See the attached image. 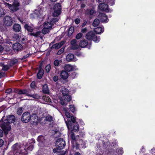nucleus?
I'll return each mask as SVG.
<instances>
[{"label":"nucleus","mask_w":155,"mask_h":155,"mask_svg":"<svg viewBox=\"0 0 155 155\" xmlns=\"http://www.w3.org/2000/svg\"><path fill=\"white\" fill-rule=\"evenodd\" d=\"M61 92L63 94L62 98L61 97H59L60 104L62 105H66L65 102L70 101L71 100V97L69 95L68 90L65 87L63 88Z\"/></svg>","instance_id":"nucleus-1"},{"label":"nucleus","mask_w":155,"mask_h":155,"mask_svg":"<svg viewBox=\"0 0 155 155\" xmlns=\"http://www.w3.org/2000/svg\"><path fill=\"white\" fill-rule=\"evenodd\" d=\"M0 125L5 133L6 135L8 132L11 129V126L7 121H0Z\"/></svg>","instance_id":"nucleus-2"},{"label":"nucleus","mask_w":155,"mask_h":155,"mask_svg":"<svg viewBox=\"0 0 155 155\" xmlns=\"http://www.w3.org/2000/svg\"><path fill=\"white\" fill-rule=\"evenodd\" d=\"M85 37L87 39L89 40H92L95 42L99 41L100 40V37H97L92 31H90L87 33Z\"/></svg>","instance_id":"nucleus-3"},{"label":"nucleus","mask_w":155,"mask_h":155,"mask_svg":"<svg viewBox=\"0 0 155 155\" xmlns=\"http://www.w3.org/2000/svg\"><path fill=\"white\" fill-rule=\"evenodd\" d=\"M54 12L53 13L54 16L56 17L59 15L61 12V5L60 3H56L54 6L53 8Z\"/></svg>","instance_id":"nucleus-4"},{"label":"nucleus","mask_w":155,"mask_h":155,"mask_svg":"<svg viewBox=\"0 0 155 155\" xmlns=\"http://www.w3.org/2000/svg\"><path fill=\"white\" fill-rule=\"evenodd\" d=\"M30 119L31 114L29 113L25 112L23 114L21 117V120L23 122L27 123L30 120Z\"/></svg>","instance_id":"nucleus-5"},{"label":"nucleus","mask_w":155,"mask_h":155,"mask_svg":"<svg viewBox=\"0 0 155 155\" xmlns=\"http://www.w3.org/2000/svg\"><path fill=\"white\" fill-rule=\"evenodd\" d=\"M4 25L7 26H11L13 23V21L11 17L9 16H6L3 19Z\"/></svg>","instance_id":"nucleus-6"},{"label":"nucleus","mask_w":155,"mask_h":155,"mask_svg":"<svg viewBox=\"0 0 155 155\" xmlns=\"http://www.w3.org/2000/svg\"><path fill=\"white\" fill-rule=\"evenodd\" d=\"M56 145L58 147V149L61 150L64 147L65 145V143L62 139L59 138L56 141Z\"/></svg>","instance_id":"nucleus-7"},{"label":"nucleus","mask_w":155,"mask_h":155,"mask_svg":"<svg viewBox=\"0 0 155 155\" xmlns=\"http://www.w3.org/2000/svg\"><path fill=\"white\" fill-rule=\"evenodd\" d=\"M77 41L75 39H73L71 42V49L73 50H77L79 49L80 47L77 43Z\"/></svg>","instance_id":"nucleus-8"},{"label":"nucleus","mask_w":155,"mask_h":155,"mask_svg":"<svg viewBox=\"0 0 155 155\" xmlns=\"http://www.w3.org/2000/svg\"><path fill=\"white\" fill-rule=\"evenodd\" d=\"M43 12L41 10H35V12L31 14V18H40Z\"/></svg>","instance_id":"nucleus-9"},{"label":"nucleus","mask_w":155,"mask_h":155,"mask_svg":"<svg viewBox=\"0 0 155 155\" xmlns=\"http://www.w3.org/2000/svg\"><path fill=\"white\" fill-rule=\"evenodd\" d=\"M58 19L57 18H52L50 21V22H46L44 23V25H46L47 26V27L51 30L52 28V26L53 24L55 23L56 22L58 21Z\"/></svg>","instance_id":"nucleus-10"},{"label":"nucleus","mask_w":155,"mask_h":155,"mask_svg":"<svg viewBox=\"0 0 155 155\" xmlns=\"http://www.w3.org/2000/svg\"><path fill=\"white\" fill-rule=\"evenodd\" d=\"M19 3L17 1L15 2L11 5L10 9L13 12L16 11L19 9Z\"/></svg>","instance_id":"nucleus-11"},{"label":"nucleus","mask_w":155,"mask_h":155,"mask_svg":"<svg viewBox=\"0 0 155 155\" xmlns=\"http://www.w3.org/2000/svg\"><path fill=\"white\" fill-rule=\"evenodd\" d=\"M108 7L107 5L104 3H101L99 5L98 8L101 11L107 12L109 11Z\"/></svg>","instance_id":"nucleus-12"},{"label":"nucleus","mask_w":155,"mask_h":155,"mask_svg":"<svg viewBox=\"0 0 155 155\" xmlns=\"http://www.w3.org/2000/svg\"><path fill=\"white\" fill-rule=\"evenodd\" d=\"M22 148V147L18 143L15 144L12 146V149L14 151V152L17 153V155H18L19 152V151Z\"/></svg>","instance_id":"nucleus-13"},{"label":"nucleus","mask_w":155,"mask_h":155,"mask_svg":"<svg viewBox=\"0 0 155 155\" xmlns=\"http://www.w3.org/2000/svg\"><path fill=\"white\" fill-rule=\"evenodd\" d=\"M22 45L19 43H16L13 45V48L14 50L17 51L21 50L22 49Z\"/></svg>","instance_id":"nucleus-14"},{"label":"nucleus","mask_w":155,"mask_h":155,"mask_svg":"<svg viewBox=\"0 0 155 155\" xmlns=\"http://www.w3.org/2000/svg\"><path fill=\"white\" fill-rule=\"evenodd\" d=\"M65 42L62 41L59 43H56L53 45L51 47V49H58L60 48L63 45L64 43Z\"/></svg>","instance_id":"nucleus-15"},{"label":"nucleus","mask_w":155,"mask_h":155,"mask_svg":"<svg viewBox=\"0 0 155 155\" xmlns=\"http://www.w3.org/2000/svg\"><path fill=\"white\" fill-rule=\"evenodd\" d=\"M18 154V155H27L28 152L26 150V147L25 145H23L22 146V148L19 151Z\"/></svg>","instance_id":"nucleus-16"},{"label":"nucleus","mask_w":155,"mask_h":155,"mask_svg":"<svg viewBox=\"0 0 155 155\" xmlns=\"http://www.w3.org/2000/svg\"><path fill=\"white\" fill-rule=\"evenodd\" d=\"M66 60L68 62L75 61L76 59L74 58V55L72 54H69L66 57Z\"/></svg>","instance_id":"nucleus-17"},{"label":"nucleus","mask_w":155,"mask_h":155,"mask_svg":"<svg viewBox=\"0 0 155 155\" xmlns=\"http://www.w3.org/2000/svg\"><path fill=\"white\" fill-rule=\"evenodd\" d=\"M15 120V118L14 115H10L7 116L6 120H5L7 121L8 124L14 122Z\"/></svg>","instance_id":"nucleus-18"},{"label":"nucleus","mask_w":155,"mask_h":155,"mask_svg":"<svg viewBox=\"0 0 155 155\" xmlns=\"http://www.w3.org/2000/svg\"><path fill=\"white\" fill-rule=\"evenodd\" d=\"M30 35L33 36L35 38H40L41 39H42L43 38V37L42 36L41 32L40 31H38L36 32L31 33L30 34Z\"/></svg>","instance_id":"nucleus-19"},{"label":"nucleus","mask_w":155,"mask_h":155,"mask_svg":"<svg viewBox=\"0 0 155 155\" xmlns=\"http://www.w3.org/2000/svg\"><path fill=\"white\" fill-rule=\"evenodd\" d=\"M98 18L103 22L106 21L107 19L106 15L104 13H100L98 16Z\"/></svg>","instance_id":"nucleus-20"},{"label":"nucleus","mask_w":155,"mask_h":155,"mask_svg":"<svg viewBox=\"0 0 155 155\" xmlns=\"http://www.w3.org/2000/svg\"><path fill=\"white\" fill-rule=\"evenodd\" d=\"M38 140L39 143V144L41 146H43L44 145L45 139L44 136H39L38 138Z\"/></svg>","instance_id":"nucleus-21"},{"label":"nucleus","mask_w":155,"mask_h":155,"mask_svg":"<svg viewBox=\"0 0 155 155\" xmlns=\"http://www.w3.org/2000/svg\"><path fill=\"white\" fill-rule=\"evenodd\" d=\"M68 74L67 72L64 71H61L60 76L63 79H66L68 77Z\"/></svg>","instance_id":"nucleus-22"},{"label":"nucleus","mask_w":155,"mask_h":155,"mask_svg":"<svg viewBox=\"0 0 155 155\" xmlns=\"http://www.w3.org/2000/svg\"><path fill=\"white\" fill-rule=\"evenodd\" d=\"M30 120L34 124L37 123L38 122V117L35 114H33L31 115Z\"/></svg>","instance_id":"nucleus-23"},{"label":"nucleus","mask_w":155,"mask_h":155,"mask_svg":"<svg viewBox=\"0 0 155 155\" xmlns=\"http://www.w3.org/2000/svg\"><path fill=\"white\" fill-rule=\"evenodd\" d=\"M29 89H25L24 90H20L18 91L19 94H25L26 95L28 96L29 95V93H30Z\"/></svg>","instance_id":"nucleus-24"},{"label":"nucleus","mask_w":155,"mask_h":155,"mask_svg":"<svg viewBox=\"0 0 155 155\" xmlns=\"http://www.w3.org/2000/svg\"><path fill=\"white\" fill-rule=\"evenodd\" d=\"M44 74V70L41 68V64L40 66V69L38 72L37 73V76L39 79H41Z\"/></svg>","instance_id":"nucleus-25"},{"label":"nucleus","mask_w":155,"mask_h":155,"mask_svg":"<svg viewBox=\"0 0 155 155\" xmlns=\"http://www.w3.org/2000/svg\"><path fill=\"white\" fill-rule=\"evenodd\" d=\"M13 29L15 31L18 32L21 30V27L20 25L18 24H15L13 25Z\"/></svg>","instance_id":"nucleus-26"},{"label":"nucleus","mask_w":155,"mask_h":155,"mask_svg":"<svg viewBox=\"0 0 155 155\" xmlns=\"http://www.w3.org/2000/svg\"><path fill=\"white\" fill-rule=\"evenodd\" d=\"M88 44V41L86 40H84L81 41L79 43V46L80 47L84 48Z\"/></svg>","instance_id":"nucleus-27"},{"label":"nucleus","mask_w":155,"mask_h":155,"mask_svg":"<svg viewBox=\"0 0 155 155\" xmlns=\"http://www.w3.org/2000/svg\"><path fill=\"white\" fill-rule=\"evenodd\" d=\"M64 70L68 72H70L74 70V67L70 64H67L64 67Z\"/></svg>","instance_id":"nucleus-28"},{"label":"nucleus","mask_w":155,"mask_h":155,"mask_svg":"<svg viewBox=\"0 0 155 155\" xmlns=\"http://www.w3.org/2000/svg\"><path fill=\"white\" fill-rule=\"evenodd\" d=\"M50 30L49 29L46 25H44V28L41 30V32L44 34H46L49 32Z\"/></svg>","instance_id":"nucleus-29"},{"label":"nucleus","mask_w":155,"mask_h":155,"mask_svg":"<svg viewBox=\"0 0 155 155\" xmlns=\"http://www.w3.org/2000/svg\"><path fill=\"white\" fill-rule=\"evenodd\" d=\"M42 91L45 94H48L49 93V90L48 86L47 84H45L43 87Z\"/></svg>","instance_id":"nucleus-30"},{"label":"nucleus","mask_w":155,"mask_h":155,"mask_svg":"<svg viewBox=\"0 0 155 155\" xmlns=\"http://www.w3.org/2000/svg\"><path fill=\"white\" fill-rule=\"evenodd\" d=\"M24 27L29 32H31L33 30V28L28 24H25Z\"/></svg>","instance_id":"nucleus-31"},{"label":"nucleus","mask_w":155,"mask_h":155,"mask_svg":"<svg viewBox=\"0 0 155 155\" xmlns=\"http://www.w3.org/2000/svg\"><path fill=\"white\" fill-rule=\"evenodd\" d=\"M94 31L97 34H100L103 32V31L102 27H98L94 29Z\"/></svg>","instance_id":"nucleus-32"},{"label":"nucleus","mask_w":155,"mask_h":155,"mask_svg":"<svg viewBox=\"0 0 155 155\" xmlns=\"http://www.w3.org/2000/svg\"><path fill=\"white\" fill-rule=\"evenodd\" d=\"M0 65L2 67V70L4 71H7L9 68V66L8 65H4L3 63L0 64Z\"/></svg>","instance_id":"nucleus-33"},{"label":"nucleus","mask_w":155,"mask_h":155,"mask_svg":"<svg viewBox=\"0 0 155 155\" xmlns=\"http://www.w3.org/2000/svg\"><path fill=\"white\" fill-rule=\"evenodd\" d=\"M18 62V60L17 59H13L10 61L9 63V65L10 66H12L17 64Z\"/></svg>","instance_id":"nucleus-34"},{"label":"nucleus","mask_w":155,"mask_h":155,"mask_svg":"<svg viewBox=\"0 0 155 155\" xmlns=\"http://www.w3.org/2000/svg\"><path fill=\"white\" fill-rule=\"evenodd\" d=\"M74 30V27H73V26L69 28L68 30V35L69 37L70 36L72 35L73 33V32Z\"/></svg>","instance_id":"nucleus-35"},{"label":"nucleus","mask_w":155,"mask_h":155,"mask_svg":"<svg viewBox=\"0 0 155 155\" xmlns=\"http://www.w3.org/2000/svg\"><path fill=\"white\" fill-rule=\"evenodd\" d=\"M100 23V21L98 19H95L93 23V25L94 27H96Z\"/></svg>","instance_id":"nucleus-36"},{"label":"nucleus","mask_w":155,"mask_h":155,"mask_svg":"<svg viewBox=\"0 0 155 155\" xmlns=\"http://www.w3.org/2000/svg\"><path fill=\"white\" fill-rule=\"evenodd\" d=\"M72 130L75 132L78 131L79 130V125L77 123H76L72 129Z\"/></svg>","instance_id":"nucleus-37"},{"label":"nucleus","mask_w":155,"mask_h":155,"mask_svg":"<svg viewBox=\"0 0 155 155\" xmlns=\"http://www.w3.org/2000/svg\"><path fill=\"white\" fill-rule=\"evenodd\" d=\"M29 96H30L31 97H32L34 99H38L39 98H40V97L41 96H40L39 95H38V94H34L32 95L30 94L29 95Z\"/></svg>","instance_id":"nucleus-38"},{"label":"nucleus","mask_w":155,"mask_h":155,"mask_svg":"<svg viewBox=\"0 0 155 155\" xmlns=\"http://www.w3.org/2000/svg\"><path fill=\"white\" fill-rule=\"evenodd\" d=\"M45 120L46 121L51 122L53 120V117L49 115H48L46 117Z\"/></svg>","instance_id":"nucleus-39"},{"label":"nucleus","mask_w":155,"mask_h":155,"mask_svg":"<svg viewBox=\"0 0 155 155\" xmlns=\"http://www.w3.org/2000/svg\"><path fill=\"white\" fill-rule=\"evenodd\" d=\"M42 99L44 101L47 102H50L51 101V99L48 96H43L42 97Z\"/></svg>","instance_id":"nucleus-40"},{"label":"nucleus","mask_w":155,"mask_h":155,"mask_svg":"<svg viewBox=\"0 0 155 155\" xmlns=\"http://www.w3.org/2000/svg\"><path fill=\"white\" fill-rule=\"evenodd\" d=\"M5 11L1 8H0V17L4 15L5 14Z\"/></svg>","instance_id":"nucleus-41"},{"label":"nucleus","mask_w":155,"mask_h":155,"mask_svg":"<svg viewBox=\"0 0 155 155\" xmlns=\"http://www.w3.org/2000/svg\"><path fill=\"white\" fill-rule=\"evenodd\" d=\"M71 137L72 139L74 140H76L77 139V137H78V136H75L74 133L73 132H71Z\"/></svg>","instance_id":"nucleus-42"},{"label":"nucleus","mask_w":155,"mask_h":155,"mask_svg":"<svg viewBox=\"0 0 155 155\" xmlns=\"http://www.w3.org/2000/svg\"><path fill=\"white\" fill-rule=\"evenodd\" d=\"M23 112L22 108L21 107L18 108L17 110V114L19 115H21Z\"/></svg>","instance_id":"nucleus-43"},{"label":"nucleus","mask_w":155,"mask_h":155,"mask_svg":"<svg viewBox=\"0 0 155 155\" xmlns=\"http://www.w3.org/2000/svg\"><path fill=\"white\" fill-rule=\"evenodd\" d=\"M18 34H15L13 36V38L14 40H15L18 41V40H19L20 38Z\"/></svg>","instance_id":"nucleus-44"},{"label":"nucleus","mask_w":155,"mask_h":155,"mask_svg":"<svg viewBox=\"0 0 155 155\" xmlns=\"http://www.w3.org/2000/svg\"><path fill=\"white\" fill-rule=\"evenodd\" d=\"M82 33H79L76 35L75 38L77 39H79L82 37Z\"/></svg>","instance_id":"nucleus-45"},{"label":"nucleus","mask_w":155,"mask_h":155,"mask_svg":"<svg viewBox=\"0 0 155 155\" xmlns=\"http://www.w3.org/2000/svg\"><path fill=\"white\" fill-rule=\"evenodd\" d=\"M65 123L67 125L68 128V129H69V126H71L72 125L71 122L70 120H69L68 121H66Z\"/></svg>","instance_id":"nucleus-46"},{"label":"nucleus","mask_w":155,"mask_h":155,"mask_svg":"<svg viewBox=\"0 0 155 155\" xmlns=\"http://www.w3.org/2000/svg\"><path fill=\"white\" fill-rule=\"evenodd\" d=\"M51 69V66L50 64H48L45 67L46 71L47 72H48Z\"/></svg>","instance_id":"nucleus-47"},{"label":"nucleus","mask_w":155,"mask_h":155,"mask_svg":"<svg viewBox=\"0 0 155 155\" xmlns=\"http://www.w3.org/2000/svg\"><path fill=\"white\" fill-rule=\"evenodd\" d=\"M70 109L71 111L74 112L75 111V107L74 105H70Z\"/></svg>","instance_id":"nucleus-48"},{"label":"nucleus","mask_w":155,"mask_h":155,"mask_svg":"<svg viewBox=\"0 0 155 155\" xmlns=\"http://www.w3.org/2000/svg\"><path fill=\"white\" fill-rule=\"evenodd\" d=\"M64 51V49L63 48H61L60 50H59L58 53H57V54L58 55H60L61 54H62Z\"/></svg>","instance_id":"nucleus-49"},{"label":"nucleus","mask_w":155,"mask_h":155,"mask_svg":"<svg viewBox=\"0 0 155 155\" xmlns=\"http://www.w3.org/2000/svg\"><path fill=\"white\" fill-rule=\"evenodd\" d=\"M59 61L58 60H55L54 62V65L56 66H58L59 65Z\"/></svg>","instance_id":"nucleus-50"},{"label":"nucleus","mask_w":155,"mask_h":155,"mask_svg":"<svg viewBox=\"0 0 155 155\" xmlns=\"http://www.w3.org/2000/svg\"><path fill=\"white\" fill-rule=\"evenodd\" d=\"M26 149H28V150H29L31 151L32 150L34 147V145L32 144H31L30 145V146L28 147H26Z\"/></svg>","instance_id":"nucleus-51"},{"label":"nucleus","mask_w":155,"mask_h":155,"mask_svg":"<svg viewBox=\"0 0 155 155\" xmlns=\"http://www.w3.org/2000/svg\"><path fill=\"white\" fill-rule=\"evenodd\" d=\"M65 114L67 117L69 118L71 117L70 114L66 110L65 111Z\"/></svg>","instance_id":"nucleus-52"},{"label":"nucleus","mask_w":155,"mask_h":155,"mask_svg":"<svg viewBox=\"0 0 155 155\" xmlns=\"http://www.w3.org/2000/svg\"><path fill=\"white\" fill-rule=\"evenodd\" d=\"M71 120L73 123H74L76 122L75 118L73 116H71Z\"/></svg>","instance_id":"nucleus-53"},{"label":"nucleus","mask_w":155,"mask_h":155,"mask_svg":"<svg viewBox=\"0 0 155 155\" xmlns=\"http://www.w3.org/2000/svg\"><path fill=\"white\" fill-rule=\"evenodd\" d=\"M30 55V54H27L23 56V58L21 59V60L25 59L28 57Z\"/></svg>","instance_id":"nucleus-54"},{"label":"nucleus","mask_w":155,"mask_h":155,"mask_svg":"<svg viewBox=\"0 0 155 155\" xmlns=\"http://www.w3.org/2000/svg\"><path fill=\"white\" fill-rule=\"evenodd\" d=\"M80 18H77L75 21V23L77 24H79L80 23Z\"/></svg>","instance_id":"nucleus-55"},{"label":"nucleus","mask_w":155,"mask_h":155,"mask_svg":"<svg viewBox=\"0 0 155 155\" xmlns=\"http://www.w3.org/2000/svg\"><path fill=\"white\" fill-rule=\"evenodd\" d=\"M53 80L54 81H57L58 79V77L57 76H54L53 77Z\"/></svg>","instance_id":"nucleus-56"},{"label":"nucleus","mask_w":155,"mask_h":155,"mask_svg":"<svg viewBox=\"0 0 155 155\" xmlns=\"http://www.w3.org/2000/svg\"><path fill=\"white\" fill-rule=\"evenodd\" d=\"M12 89L9 88L6 90L5 91V92L9 94L12 91Z\"/></svg>","instance_id":"nucleus-57"},{"label":"nucleus","mask_w":155,"mask_h":155,"mask_svg":"<svg viewBox=\"0 0 155 155\" xmlns=\"http://www.w3.org/2000/svg\"><path fill=\"white\" fill-rule=\"evenodd\" d=\"M87 31V29L86 28H84L81 29V31L83 33H86Z\"/></svg>","instance_id":"nucleus-58"},{"label":"nucleus","mask_w":155,"mask_h":155,"mask_svg":"<svg viewBox=\"0 0 155 155\" xmlns=\"http://www.w3.org/2000/svg\"><path fill=\"white\" fill-rule=\"evenodd\" d=\"M4 4L6 6H7L8 7V8L9 9L10 8V7H11V4H10L8 3L7 2L4 3Z\"/></svg>","instance_id":"nucleus-59"},{"label":"nucleus","mask_w":155,"mask_h":155,"mask_svg":"<svg viewBox=\"0 0 155 155\" xmlns=\"http://www.w3.org/2000/svg\"><path fill=\"white\" fill-rule=\"evenodd\" d=\"M82 53L80 51L76 52L75 53V55L78 56H80L81 55Z\"/></svg>","instance_id":"nucleus-60"},{"label":"nucleus","mask_w":155,"mask_h":155,"mask_svg":"<svg viewBox=\"0 0 155 155\" xmlns=\"http://www.w3.org/2000/svg\"><path fill=\"white\" fill-rule=\"evenodd\" d=\"M3 140L2 139H0V147L2 146L3 144Z\"/></svg>","instance_id":"nucleus-61"},{"label":"nucleus","mask_w":155,"mask_h":155,"mask_svg":"<svg viewBox=\"0 0 155 155\" xmlns=\"http://www.w3.org/2000/svg\"><path fill=\"white\" fill-rule=\"evenodd\" d=\"M94 13V10L92 9L89 12V14L91 15H92Z\"/></svg>","instance_id":"nucleus-62"},{"label":"nucleus","mask_w":155,"mask_h":155,"mask_svg":"<svg viewBox=\"0 0 155 155\" xmlns=\"http://www.w3.org/2000/svg\"><path fill=\"white\" fill-rule=\"evenodd\" d=\"M58 148H54L53 150V152L54 153H58Z\"/></svg>","instance_id":"nucleus-63"},{"label":"nucleus","mask_w":155,"mask_h":155,"mask_svg":"<svg viewBox=\"0 0 155 155\" xmlns=\"http://www.w3.org/2000/svg\"><path fill=\"white\" fill-rule=\"evenodd\" d=\"M3 131L1 129H0V137H2L3 136Z\"/></svg>","instance_id":"nucleus-64"}]
</instances>
